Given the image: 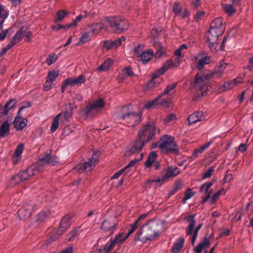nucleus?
<instances>
[{"mask_svg": "<svg viewBox=\"0 0 253 253\" xmlns=\"http://www.w3.org/2000/svg\"><path fill=\"white\" fill-rule=\"evenodd\" d=\"M162 225L159 221L151 219L142 225L135 239L143 243L152 241L162 233Z\"/></svg>", "mask_w": 253, "mask_h": 253, "instance_id": "nucleus-1", "label": "nucleus"}, {"mask_svg": "<svg viewBox=\"0 0 253 253\" xmlns=\"http://www.w3.org/2000/svg\"><path fill=\"white\" fill-rule=\"evenodd\" d=\"M105 20L114 33L122 34L128 28L127 20L121 15L107 16Z\"/></svg>", "mask_w": 253, "mask_h": 253, "instance_id": "nucleus-2", "label": "nucleus"}, {"mask_svg": "<svg viewBox=\"0 0 253 253\" xmlns=\"http://www.w3.org/2000/svg\"><path fill=\"white\" fill-rule=\"evenodd\" d=\"M160 150L163 153L179 154V148L177 143L174 141V138L171 135L166 134L160 138Z\"/></svg>", "mask_w": 253, "mask_h": 253, "instance_id": "nucleus-3", "label": "nucleus"}, {"mask_svg": "<svg viewBox=\"0 0 253 253\" xmlns=\"http://www.w3.org/2000/svg\"><path fill=\"white\" fill-rule=\"evenodd\" d=\"M118 222L117 216L105 215L100 225V230L104 233H110L111 235L117 230Z\"/></svg>", "mask_w": 253, "mask_h": 253, "instance_id": "nucleus-4", "label": "nucleus"}, {"mask_svg": "<svg viewBox=\"0 0 253 253\" xmlns=\"http://www.w3.org/2000/svg\"><path fill=\"white\" fill-rule=\"evenodd\" d=\"M156 134V126L153 123H147L143 125L138 132L137 136L142 140L148 143Z\"/></svg>", "mask_w": 253, "mask_h": 253, "instance_id": "nucleus-5", "label": "nucleus"}, {"mask_svg": "<svg viewBox=\"0 0 253 253\" xmlns=\"http://www.w3.org/2000/svg\"><path fill=\"white\" fill-rule=\"evenodd\" d=\"M39 171L36 166L32 165L12 177V182L17 184L21 181L27 180L30 177L36 174Z\"/></svg>", "mask_w": 253, "mask_h": 253, "instance_id": "nucleus-6", "label": "nucleus"}, {"mask_svg": "<svg viewBox=\"0 0 253 253\" xmlns=\"http://www.w3.org/2000/svg\"><path fill=\"white\" fill-rule=\"evenodd\" d=\"M127 124L128 126H134L141 121V114L136 112H129L123 114L120 119Z\"/></svg>", "mask_w": 253, "mask_h": 253, "instance_id": "nucleus-7", "label": "nucleus"}, {"mask_svg": "<svg viewBox=\"0 0 253 253\" xmlns=\"http://www.w3.org/2000/svg\"><path fill=\"white\" fill-rule=\"evenodd\" d=\"M98 155L97 153H94L92 157L89 159L88 162L78 164L75 167V169L80 173L90 171L95 166V165L98 161Z\"/></svg>", "mask_w": 253, "mask_h": 253, "instance_id": "nucleus-8", "label": "nucleus"}, {"mask_svg": "<svg viewBox=\"0 0 253 253\" xmlns=\"http://www.w3.org/2000/svg\"><path fill=\"white\" fill-rule=\"evenodd\" d=\"M146 143L145 141L137 136V138L128 146L127 152L131 155L137 154L139 156L141 153L140 152Z\"/></svg>", "mask_w": 253, "mask_h": 253, "instance_id": "nucleus-9", "label": "nucleus"}, {"mask_svg": "<svg viewBox=\"0 0 253 253\" xmlns=\"http://www.w3.org/2000/svg\"><path fill=\"white\" fill-rule=\"evenodd\" d=\"M35 206V205L33 202L24 204L18 212L19 218L24 220L29 217L31 215Z\"/></svg>", "mask_w": 253, "mask_h": 253, "instance_id": "nucleus-10", "label": "nucleus"}, {"mask_svg": "<svg viewBox=\"0 0 253 253\" xmlns=\"http://www.w3.org/2000/svg\"><path fill=\"white\" fill-rule=\"evenodd\" d=\"M193 87L197 90L199 97L204 96L207 93L208 87L201 78L195 77Z\"/></svg>", "mask_w": 253, "mask_h": 253, "instance_id": "nucleus-11", "label": "nucleus"}, {"mask_svg": "<svg viewBox=\"0 0 253 253\" xmlns=\"http://www.w3.org/2000/svg\"><path fill=\"white\" fill-rule=\"evenodd\" d=\"M206 119V114L203 111H197L191 114L188 118V125H192L198 122H201Z\"/></svg>", "mask_w": 253, "mask_h": 253, "instance_id": "nucleus-12", "label": "nucleus"}, {"mask_svg": "<svg viewBox=\"0 0 253 253\" xmlns=\"http://www.w3.org/2000/svg\"><path fill=\"white\" fill-rule=\"evenodd\" d=\"M195 215L190 214L188 217H187L186 219L189 221L190 222L189 223L187 229V233L188 235H192L193 232H196L197 234H198V232L199 230L201 228L202 226V224H199L197 227L195 228L194 230H193L194 227L195 225L196 221L195 220Z\"/></svg>", "mask_w": 253, "mask_h": 253, "instance_id": "nucleus-13", "label": "nucleus"}, {"mask_svg": "<svg viewBox=\"0 0 253 253\" xmlns=\"http://www.w3.org/2000/svg\"><path fill=\"white\" fill-rule=\"evenodd\" d=\"M223 33V29L211 27L207 35V41H217L218 38L222 35Z\"/></svg>", "mask_w": 253, "mask_h": 253, "instance_id": "nucleus-14", "label": "nucleus"}, {"mask_svg": "<svg viewBox=\"0 0 253 253\" xmlns=\"http://www.w3.org/2000/svg\"><path fill=\"white\" fill-rule=\"evenodd\" d=\"M213 184V181H211L205 183L201 186L200 189V192H205L207 195L203 199V203H205L210 198L211 194L213 192V190L212 189L209 190Z\"/></svg>", "mask_w": 253, "mask_h": 253, "instance_id": "nucleus-15", "label": "nucleus"}, {"mask_svg": "<svg viewBox=\"0 0 253 253\" xmlns=\"http://www.w3.org/2000/svg\"><path fill=\"white\" fill-rule=\"evenodd\" d=\"M27 122L26 119L18 115V116L15 118L13 122L14 128L17 131L22 130L27 125Z\"/></svg>", "mask_w": 253, "mask_h": 253, "instance_id": "nucleus-16", "label": "nucleus"}, {"mask_svg": "<svg viewBox=\"0 0 253 253\" xmlns=\"http://www.w3.org/2000/svg\"><path fill=\"white\" fill-rule=\"evenodd\" d=\"M71 223V217L69 215L64 216L60 221V226L58 232H60L59 235L62 234L65 230L69 228Z\"/></svg>", "mask_w": 253, "mask_h": 253, "instance_id": "nucleus-17", "label": "nucleus"}, {"mask_svg": "<svg viewBox=\"0 0 253 253\" xmlns=\"http://www.w3.org/2000/svg\"><path fill=\"white\" fill-rule=\"evenodd\" d=\"M165 73V70L161 68L156 71L152 75V79L150 80L147 84V86L148 88H153L157 85L159 84V82H155V79L158 78L160 75H163Z\"/></svg>", "mask_w": 253, "mask_h": 253, "instance_id": "nucleus-18", "label": "nucleus"}, {"mask_svg": "<svg viewBox=\"0 0 253 253\" xmlns=\"http://www.w3.org/2000/svg\"><path fill=\"white\" fill-rule=\"evenodd\" d=\"M58 158L55 155H51L49 154L41 157L40 161L46 164H49L52 166L55 165L58 162Z\"/></svg>", "mask_w": 253, "mask_h": 253, "instance_id": "nucleus-19", "label": "nucleus"}, {"mask_svg": "<svg viewBox=\"0 0 253 253\" xmlns=\"http://www.w3.org/2000/svg\"><path fill=\"white\" fill-rule=\"evenodd\" d=\"M9 15V11L6 7L0 4V31L2 29L3 23Z\"/></svg>", "mask_w": 253, "mask_h": 253, "instance_id": "nucleus-20", "label": "nucleus"}, {"mask_svg": "<svg viewBox=\"0 0 253 253\" xmlns=\"http://www.w3.org/2000/svg\"><path fill=\"white\" fill-rule=\"evenodd\" d=\"M85 81V78L84 75H80L77 78H68L66 80V84L69 85L74 86L84 83Z\"/></svg>", "mask_w": 253, "mask_h": 253, "instance_id": "nucleus-21", "label": "nucleus"}, {"mask_svg": "<svg viewBox=\"0 0 253 253\" xmlns=\"http://www.w3.org/2000/svg\"><path fill=\"white\" fill-rule=\"evenodd\" d=\"M104 25L102 23H96L88 25L86 30L92 33L93 35H96L104 28Z\"/></svg>", "mask_w": 253, "mask_h": 253, "instance_id": "nucleus-22", "label": "nucleus"}, {"mask_svg": "<svg viewBox=\"0 0 253 253\" xmlns=\"http://www.w3.org/2000/svg\"><path fill=\"white\" fill-rule=\"evenodd\" d=\"M154 55V52L151 49H147L146 51H142L139 55L140 60L143 63H146L151 60Z\"/></svg>", "mask_w": 253, "mask_h": 253, "instance_id": "nucleus-23", "label": "nucleus"}, {"mask_svg": "<svg viewBox=\"0 0 253 253\" xmlns=\"http://www.w3.org/2000/svg\"><path fill=\"white\" fill-rule=\"evenodd\" d=\"M210 245V242L209 238L206 237L203 242H200L198 245L194 249L195 253H201L203 249L209 247Z\"/></svg>", "mask_w": 253, "mask_h": 253, "instance_id": "nucleus-24", "label": "nucleus"}, {"mask_svg": "<svg viewBox=\"0 0 253 253\" xmlns=\"http://www.w3.org/2000/svg\"><path fill=\"white\" fill-rule=\"evenodd\" d=\"M180 172V169L177 167H169L164 174L165 177L168 180L169 178L174 177Z\"/></svg>", "mask_w": 253, "mask_h": 253, "instance_id": "nucleus-25", "label": "nucleus"}, {"mask_svg": "<svg viewBox=\"0 0 253 253\" xmlns=\"http://www.w3.org/2000/svg\"><path fill=\"white\" fill-rule=\"evenodd\" d=\"M212 141H210L205 145L202 146L200 148L195 149L190 158L195 159L198 157V154L202 153L205 150H206L211 144Z\"/></svg>", "mask_w": 253, "mask_h": 253, "instance_id": "nucleus-26", "label": "nucleus"}, {"mask_svg": "<svg viewBox=\"0 0 253 253\" xmlns=\"http://www.w3.org/2000/svg\"><path fill=\"white\" fill-rule=\"evenodd\" d=\"M9 133V124L7 121L4 122L0 127V138L4 137Z\"/></svg>", "mask_w": 253, "mask_h": 253, "instance_id": "nucleus-27", "label": "nucleus"}, {"mask_svg": "<svg viewBox=\"0 0 253 253\" xmlns=\"http://www.w3.org/2000/svg\"><path fill=\"white\" fill-rule=\"evenodd\" d=\"M16 103V101L14 99L7 101L2 108V111H1V114L3 115L7 114L8 111L15 106Z\"/></svg>", "mask_w": 253, "mask_h": 253, "instance_id": "nucleus-28", "label": "nucleus"}, {"mask_svg": "<svg viewBox=\"0 0 253 253\" xmlns=\"http://www.w3.org/2000/svg\"><path fill=\"white\" fill-rule=\"evenodd\" d=\"M184 243V239L183 238H178L174 243L172 251L174 253H178L183 247Z\"/></svg>", "mask_w": 253, "mask_h": 253, "instance_id": "nucleus-29", "label": "nucleus"}, {"mask_svg": "<svg viewBox=\"0 0 253 253\" xmlns=\"http://www.w3.org/2000/svg\"><path fill=\"white\" fill-rule=\"evenodd\" d=\"M211 57L210 56H206L199 60L197 63V68L199 70L203 69L205 65L208 64L211 61Z\"/></svg>", "mask_w": 253, "mask_h": 253, "instance_id": "nucleus-30", "label": "nucleus"}, {"mask_svg": "<svg viewBox=\"0 0 253 253\" xmlns=\"http://www.w3.org/2000/svg\"><path fill=\"white\" fill-rule=\"evenodd\" d=\"M227 63L223 61H220L214 69V73L218 76L220 77L226 68Z\"/></svg>", "mask_w": 253, "mask_h": 253, "instance_id": "nucleus-31", "label": "nucleus"}, {"mask_svg": "<svg viewBox=\"0 0 253 253\" xmlns=\"http://www.w3.org/2000/svg\"><path fill=\"white\" fill-rule=\"evenodd\" d=\"M158 155L155 151H152L149 154L147 160L145 163V165L147 168H150L152 164L155 162V159H156Z\"/></svg>", "mask_w": 253, "mask_h": 253, "instance_id": "nucleus-32", "label": "nucleus"}, {"mask_svg": "<svg viewBox=\"0 0 253 253\" xmlns=\"http://www.w3.org/2000/svg\"><path fill=\"white\" fill-rule=\"evenodd\" d=\"M143 157V153H141L137 158L131 160L129 164L126 166L124 169L126 171V174L129 171L130 168L133 167L136 163L141 161Z\"/></svg>", "mask_w": 253, "mask_h": 253, "instance_id": "nucleus-33", "label": "nucleus"}, {"mask_svg": "<svg viewBox=\"0 0 253 253\" xmlns=\"http://www.w3.org/2000/svg\"><path fill=\"white\" fill-rule=\"evenodd\" d=\"M112 64L113 60L109 58L98 67L97 71L99 72L106 71L110 67Z\"/></svg>", "mask_w": 253, "mask_h": 253, "instance_id": "nucleus-34", "label": "nucleus"}, {"mask_svg": "<svg viewBox=\"0 0 253 253\" xmlns=\"http://www.w3.org/2000/svg\"><path fill=\"white\" fill-rule=\"evenodd\" d=\"M153 45L155 47L157 50L155 53V57L156 58H159L165 54V50L162 47L161 44L158 42L154 41L153 42Z\"/></svg>", "mask_w": 253, "mask_h": 253, "instance_id": "nucleus-35", "label": "nucleus"}, {"mask_svg": "<svg viewBox=\"0 0 253 253\" xmlns=\"http://www.w3.org/2000/svg\"><path fill=\"white\" fill-rule=\"evenodd\" d=\"M138 224H137L135 222H134V223L131 225V229L129 230V231H128V232L127 233V234L122 239L119 241V245H121L122 244H123V243L126 241L128 238V237L135 231V230L137 228V227H138Z\"/></svg>", "mask_w": 253, "mask_h": 253, "instance_id": "nucleus-36", "label": "nucleus"}, {"mask_svg": "<svg viewBox=\"0 0 253 253\" xmlns=\"http://www.w3.org/2000/svg\"><path fill=\"white\" fill-rule=\"evenodd\" d=\"M61 116V113H59L54 117L53 122L50 126V131L51 132H55L58 128L59 126V120Z\"/></svg>", "mask_w": 253, "mask_h": 253, "instance_id": "nucleus-37", "label": "nucleus"}, {"mask_svg": "<svg viewBox=\"0 0 253 253\" xmlns=\"http://www.w3.org/2000/svg\"><path fill=\"white\" fill-rule=\"evenodd\" d=\"M211 27L223 30L222 18L221 17H218L215 19L212 22Z\"/></svg>", "mask_w": 253, "mask_h": 253, "instance_id": "nucleus-38", "label": "nucleus"}, {"mask_svg": "<svg viewBox=\"0 0 253 253\" xmlns=\"http://www.w3.org/2000/svg\"><path fill=\"white\" fill-rule=\"evenodd\" d=\"M177 83H173L171 84H168L166 88L159 95V97L168 94L169 92L173 90L177 86Z\"/></svg>", "mask_w": 253, "mask_h": 253, "instance_id": "nucleus-39", "label": "nucleus"}, {"mask_svg": "<svg viewBox=\"0 0 253 253\" xmlns=\"http://www.w3.org/2000/svg\"><path fill=\"white\" fill-rule=\"evenodd\" d=\"M222 7L226 13H227L229 15H231L236 11L235 8L232 4L223 3L222 4Z\"/></svg>", "mask_w": 253, "mask_h": 253, "instance_id": "nucleus-40", "label": "nucleus"}, {"mask_svg": "<svg viewBox=\"0 0 253 253\" xmlns=\"http://www.w3.org/2000/svg\"><path fill=\"white\" fill-rule=\"evenodd\" d=\"M94 110H98L104 107V103L102 98H100L91 104Z\"/></svg>", "mask_w": 253, "mask_h": 253, "instance_id": "nucleus-41", "label": "nucleus"}, {"mask_svg": "<svg viewBox=\"0 0 253 253\" xmlns=\"http://www.w3.org/2000/svg\"><path fill=\"white\" fill-rule=\"evenodd\" d=\"M50 215V211H41L38 215L37 220L39 221H42L45 220Z\"/></svg>", "mask_w": 253, "mask_h": 253, "instance_id": "nucleus-42", "label": "nucleus"}, {"mask_svg": "<svg viewBox=\"0 0 253 253\" xmlns=\"http://www.w3.org/2000/svg\"><path fill=\"white\" fill-rule=\"evenodd\" d=\"M160 97H159V96L158 97H157V98H156L155 99L153 100L152 101L147 102L144 105V108H146V109H150V108H153L155 107L156 106H157L158 105V101Z\"/></svg>", "mask_w": 253, "mask_h": 253, "instance_id": "nucleus-43", "label": "nucleus"}, {"mask_svg": "<svg viewBox=\"0 0 253 253\" xmlns=\"http://www.w3.org/2000/svg\"><path fill=\"white\" fill-rule=\"evenodd\" d=\"M23 148L24 144L23 143H20L18 145L13 155V156H15V158H17V157H21V154L23 151Z\"/></svg>", "mask_w": 253, "mask_h": 253, "instance_id": "nucleus-44", "label": "nucleus"}, {"mask_svg": "<svg viewBox=\"0 0 253 253\" xmlns=\"http://www.w3.org/2000/svg\"><path fill=\"white\" fill-rule=\"evenodd\" d=\"M175 66L174 63L172 60H168L164 63L163 67L161 68L162 69L165 70V72L170 68H173Z\"/></svg>", "mask_w": 253, "mask_h": 253, "instance_id": "nucleus-45", "label": "nucleus"}, {"mask_svg": "<svg viewBox=\"0 0 253 253\" xmlns=\"http://www.w3.org/2000/svg\"><path fill=\"white\" fill-rule=\"evenodd\" d=\"M68 14V12L63 10H60L58 11L55 18L56 22H59L62 20L64 17Z\"/></svg>", "mask_w": 253, "mask_h": 253, "instance_id": "nucleus-46", "label": "nucleus"}, {"mask_svg": "<svg viewBox=\"0 0 253 253\" xmlns=\"http://www.w3.org/2000/svg\"><path fill=\"white\" fill-rule=\"evenodd\" d=\"M214 171V168L213 166L210 167L202 175V179H205L210 177L213 174Z\"/></svg>", "mask_w": 253, "mask_h": 253, "instance_id": "nucleus-47", "label": "nucleus"}, {"mask_svg": "<svg viewBox=\"0 0 253 253\" xmlns=\"http://www.w3.org/2000/svg\"><path fill=\"white\" fill-rule=\"evenodd\" d=\"M126 40V38L125 37L122 36L120 38H119L118 39H117L116 40H115L114 41H112V44H113V48H117L118 46H120L122 44V42L123 41H125Z\"/></svg>", "mask_w": 253, "mask_h": 253, "instance_id": "nucleus-48", "label": "nucleus"}, {"mask_svg": "<svg viewBox=\"0 0 253 253\" xmlns=\"http://www.w3.org/2000/svg\"><path fill=\"white\" fill-rule=\"evenodd\" d=\"M83 17H84L83 15L80 14L76 18V19L72 22H71V23H70L69 24H67L66 27H70V28L72 27L76 26L77 25V24L81 21V20L82 19V18Z\"/></svg>", "mask_w": 253, "mask_h": 253, "instance_id": "nucleus-49", "label": "nucleus"}, {"mask_svg": "<svg viewBox=\"0 0 253 253\" xmlns=\"http://www.w3.org/2000/svg\"><path fill=\"white\" fill-rule=\"evenodd\" d=\"M58 75L59 73L55 71L49 72L48 74L49 77L48 81L52 83Z\"/></svg>", "mask_w": 253, "mask_h": 253, "instance_id": "nucleus-50", "label": "nucleus"}, {"mask_svg": "<svg viewBox=\"0 0 253 253\" xmlns=\"http://www.w3.org/2000/svg\"><path fill=\"white\" fill-rule=\"evenodd\" d=\"M24 33V28L21 27L20 29L16 33L13 37L15 38L18 41H20L22 38L23 34Z\"/></svg>", "mask_w": 253, "mask_h": 253, "instance_id": "nucleus-51", "label": "nucleus"}, {"mask_svg": "<svg viewBox=\"0 0 253 253\" xmlns=\"http://www.w3.org/2000/svg\"><path fill=\"white\" fill-rule=\"evenodd\" d=\"M188 191H189V192L186 193L185 196L182 200L183 203L184 204H185L188 200L190 199L194 195V192H192L190 189H189Z\"/></svg>", "mask_w": 253, "mask_h": 253, "instance_id": "nucleus-52", "label": "nucleus"}, {"mask_svg": "<svg viewBox=\"0 0 253 253\" xmlns=\"http://www.w3.org/2000/svg\"><path fill=\"white\" fill-rule=\"evenodd\" d=\"M115 245V241H111L110 243L106 244L103 247V250L108 253L113 248Z\"/></svg>", "mask_w": 253, "mask_h": 253, "instance_id": "nucleus-53", "label": "nucleus"}, {"mask_svg": "<svg viewBox=\"0 0 253 253\" xmlns=\"http://www.w3.org/2000/svg\"><path fill=\"white\" fill-rule=\"evenodd\" d=\"M209 42V46L212 52H216L217 51L216 47L217 45V41H208Z\"/></svg>", "mask_w": 253, "mask_h": 253, "instance_id": "nucleus-54", "label": "nucleus"}, {"mask_svg": "<svg viewBox=\"0 0 253 253\" xmlns=\"http://www.w3.org/2000/svg\"><path fill=\"white\" fill-rule=\"evenodd\" d=\"M224 191L223 189H221L215 193L213 196L211 197V203L213 204L215 203L217 200V199L219 197V196L221 195L222 192Z\"/></svg>", "mask_w": 253, "mask_h": 253, "instance_id": "nucleus-55", "label": "nucleus"}, {"mask_svg": "<svg viewBox=\"0 0 253 253\" xmlns=\"http://www.w3.org/2000/svg\"><path fill=\"white\" fill-rule=\"evenodd\" d=\"M57 58L55 57V54H53L52 55H50L48 56V57L46 59V61L48 65H50L53 63L57 60Z\"/></svg>", "mask_w": 253, "mask_h": 253, "instance_id": "nucleus-56", "label": "nucleus"}, {"mask_svg": "<svg viewBox=\"0 0 253 253\" xmlns=\"http://www.w3.org/2000/svg\"><path fill=\"white\" fill-rule=\"evenodd\" d=\"M93 110L94 109L91 104L87 106L84 110V114L85 117H88Z\"/></svg>", "mask_w": 253, "mask_h": 253, "instance_id": "nucleus-57", "label": "nucleus"}, {"mask_svg": "<svg viewBox=\"0 0 253 253\" xmlns=\"http://www.w3.org/2000/svg\"><path fill=\"white\" fill-rule=\"evenodd\" d=\"M90 40L89 33L87 32L84 33L80 39V42L84 43Z\"/></svg>", "mask_w": 253, "mask_h": 253, "instance_id": "nucleus-58", "label": "nucleus"}, {"mask_svg": "<svg viewBox=\"0 0 253 253\" xmlns=\"http://www.w3.org/2000/svg\"><path fill=\"white\" fill-rule=\"evenodd\" d=\"M176 119V117L174 114H170L164 119L165 124H168L170 122Z\"/></svg>", "mask_w": 253, "mask_h": 253, "instance_id": "nucleus-59", "label": "nucleus"}, {"mask_svg": "<svg viewBox=\"0 0 253 253\" xmlns=\"http://www.w3.org/2000/svg\"><path fill=\"white\" fill-rule=\"evenodd\" d=\"M173 10L175 13V15H178L180 14L181 12V6L178 4L177 3H175L174 6L173 7Z\"/></svg>", "mask_w": 253, "mask_h": 253, "instance_id": "nucleus-60", "label": "nucleus"}, {"mask_svg": "<svg viewBox=\"0 0 253 253\" xmlns=\"http://www.w3.org/2000/svg\"><path fill=\"white\" fill-rule=\"evenodd\" d=\"M124 172L126 173V171L125 170V169L123 168L122 169H121L116 173L114 174V175L112 176L111 179H115L118 178L121 174H122Z\"/></svg>", "mask_w": 253, "mask_h": 253, "instance_id": "nucleus-61", "label": "nucleus"}, {"mask_svg": "<svg viewBox=\"0 0 253 253\" xmlns=\"http://www.w3.org/2000/svg\"><path fill=\"white\" fill-rule=\"evenodd\" d=\"M223 86L226 88V89L228 90L233 88L235 86V84L233 82V80H232L230 81L225 82Z\"/></svg>", "mask_w": 253, "mask_h": 253, "instance_id": "nucleus-62", "label": "nucleus"}, {"mask_svg": "<svg viewBox=\"0 0 253 253\" xmlns=\"http://www.w3.org/2000/svg\"><path fill=\"white\" fill-rule=\"evenodd\" d=\"M204 11H198L194 16V19L196 21H199L202 17L205 15Z\"/></svg>", "mask_w": 253, "mask_h": 253, "instance_id": "nucleus-63", "label": "nucleus"}, {"mask_svg": "<svg viewBox=\"0 0 253 253\" xmlns=\"http://www.w3.org/2000/svg\"><path fill=\"white\" fill-rule=\"evenodd\" d=\"M62 114L64 116V118H61V121L62 122L68 120L71 115V113L68 110L64 111Z\"/></svg>", "mask_w": 253, "mask_h": 253, "instance_id": "nucleus-64", "label": "nucleus"}]
</instances>
